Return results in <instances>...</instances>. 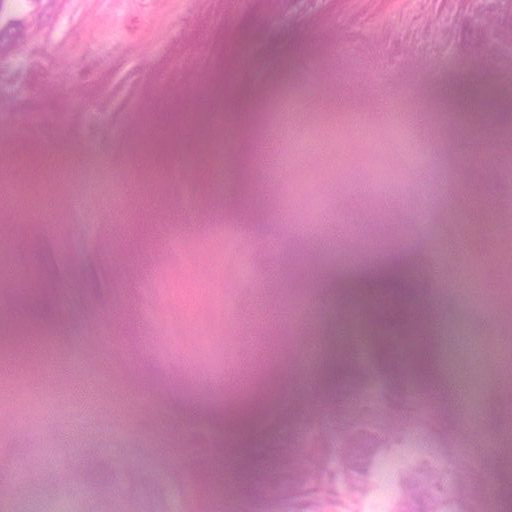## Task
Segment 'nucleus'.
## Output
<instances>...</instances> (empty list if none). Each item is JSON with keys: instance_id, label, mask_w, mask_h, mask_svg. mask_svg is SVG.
Wrapping results in <instances>:
<instances>
[{"instance_id": "f03ea898", "label": "nucleus", "mask_w": 512, "mask_h": 512, "mask_svg": "<svg viewBox=\"0 0 512 512\" xmlns=\"http://www.w3.org/2000/svg\"><path fill=\"white\" fill-rule=\"evenodd\" d=\"M17 30V27L14 26V25H10L3 33L2 35L0 36V42H3L6 38V36L10 35V34H14V31Z\"/></svg>"}, {"instance_id": "f257e3e1", "label": "nucleus", "mask_w": 512, "mask_h": 512, "mask_svg": "<svg viewBox=\"0 0 512 512\" xmlns=\"http://www.w3.org/2000/svg\"><path fill=\"white\" fill-rule=\"evenodd\" d=\"M295 53L283 46H274L261 53L256 61V73L262 80L285 79L297 66Z\"/></svg>"}]
</instances>
